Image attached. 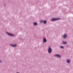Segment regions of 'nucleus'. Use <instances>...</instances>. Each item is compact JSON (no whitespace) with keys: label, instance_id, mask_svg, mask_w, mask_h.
<instances>
[{"label":"nucleus","instance_id":"obj_2","mask_svg":"<svg viewBox=\"0 0 73 73\" xmlns=\"http://www.w3.org/2000/svg\"><path fill=\"white\" fill-rule=\"evenodd\" d=\"M48 51L49 53H51V52L52 51V49L50 47H49Z\"/></svg>","mask_w":73,"mask_h":73},{"label":"nucleus","instance_id":"obj_7","mask_svg":"<svg viewBox=\"0 0 73 73\" xmlns=\"http://www.w3.org/2000/svg\"><path fill=\"white\" fill-rule=\"evenodd\" d=\"M67 34H64L63 37L64 38H66V37H67Z\"/></svg>","mask_w":73,"mask_h":73},{"label":"nucleus","instance_id":"obj_11","mask_svg":"<svg viewBox=\"0 0 73 73\" xmlns=\"http://www.w3.org/2000/svg\"><path fill=\"white\" fill-rule=\"evenodd\" d=\"M60 47L62 48H64V47L63 46H60Z\"/></svg>","mask_w":73,"mask_h":73},{"label":"nucleus","instance_id":"obj_12","mask_svg":"<svg viewBox=\"0 0 73 73\" xmlns=\"http://www.w3.org/2000/svg\"><path fill=\"white\" fill-rule=\"evenodd\" d=\"M63 43L66 44L67 43V42H63Z\"/></svg>","mask_w":73,"mask_h":73},{"label":"nucleus","instance_id":"obj_4","mask_svg":"<svg viewBox=\"0 0 73 73\" xmlns=\"http://www.w3.org/2000/svg\"><path fill=\"white\" fill-rule=\"evenodd\" d=\"M7 34L9 35H10L11 36H13L14 35L12 34H10V33H7Z\"/></svg>","mask_w":73,"mask_h":73},{"label":"nucleus","instance_id":"obj_13","mask_svg":"<svg viewBox=\"0 0 73 73\" xmlns=\"http://www.w3.org/2000/svg\"><path fill=\"white\" fill-rule=\"evenodd\" d=\"M17 73H19L18 72H17Z\"/></svg>","mask_w":73,"mask_h":73},{"label":"nucleus","instance_id":"obj_6","mask_svg":"<svg viewBox=\"0 0 73 73\" xmlns=\"http://www.w3.org/2000/svg\"><path fill=\"white\" fill-rule=\"evenodd\" d=\"M43 42H46V39L45 38H44L43 39Z\"/></svg>","mask_w":73,"mask_h":73},{"label":"nucleus","instance_id":"obj_9","mask_svg":"<svg viewBox=\"0 0 73 73\" xmlns=\"http://www.w3.org/2000/svg\"><path fill=\"white\" fill-rule=\"evenodd\" d=\"M10 45L12 46H13L14 47H15L17 46V44H10Z\"/></svg>","mask_w":73,"mask_h":73},{"label":"nucleus","instance_id":"obj_10","mask_svg":"<svg viewBox=\"0 0 73 73\" xmlns=\"http://www.w3.org/2000/svg\"><path fill=\"white\" fill-rule=\"evenodd\" d=\"M34 25H37V23H34Z\"/></svg>","mask_w":73,"mask_h":73},{"label":"nucleus","instance_id":"obj_8","mask_svg":"<svg viewBox=\"0 0 73 73\" xmlns=\"http://www.w3.org/2000/svg\"><path fill=\"white\" fill-rule=\"evenodd\" d=\"M70 59H68L67 61V63H70Z\"/></svg>","mask_w":73,"mask_h":73},{"label":"nucleus","instance_id":"obj_5","mask_svg":"<svg viewBox=\"0 0 73 73\" xmlns=\"http://www.w3.org/2000/svg\"><path fill=\"white\" fill-rule=\"evenodd\" d=\"M40 22H44V23H46V21H41Z\"/></svg>","mask_w":73,"mask_h":73},{"label":"nucleus","instance_id":"obj_3","mask_svg":"<svg viewBox=\"0 0 73 73\" xmlns=\"http://www.w3.org/2000/svg\"><path fill=\"white\" fill-rule=\"evenodd\" d=\"M55 57H57L58 58H60L61 57V56L60 55H59V54H56L55 55Z\"/></svg>","mask_w":73,"mask_h":73},{"label":"nucleus","instance_id":"obj_1","mask_svg":"<svg viewBox=\"0 0 73 73\" xmlns=\"http://www.w3.org/2000/svg\"><path fill=\"white\" fill-rule=\"evenodd\" d=\"M60 18H52L51 20L52 21H57L58 19H60Z\"/></svg>","mask_w":73,"mask_h":73}]
</instances>
